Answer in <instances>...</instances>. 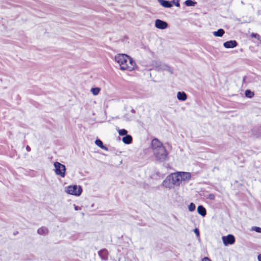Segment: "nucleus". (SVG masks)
Here are the masks:
<instances>
[{
    "label": "nucleus",
    "instance_id": "nucleus-1",
    "mask_svg": "<svg viewBox=\"0 0 261 261\" xmlns=\"http://www.w3.org/2000/svg\"><path fill=\"white\" fill-rule=\"evenodd\" d=\"M151 149L157 161L165 162L168 156V153L163 143L158 139H153L151 143Z\"/></svg>",
    "mask_w": 261,
    "mask_h": 261
},
{
    "label": "nucleus",
    "instance_id": "nucleus-2",
    "mask_svg": "<svg viewBox=\"0 0 261 261\" xmlns=\"http://www.w3.org/2000/svg\"><path fill=\"white\" fill-rule=\"evenodd\" d=\"M115 61L119 64L121 70L129 71L135 69L136 63L133 59L126 54H117L115 57Z\"/></svg>",
    "mask_w": 261,
    "mask_h": 261
},
{
    "label": "nucleus",
    "instance_id": "nucleus-3",
    "mask_svg": "<svg viewBox=\"0 0 261 261\" xmlns=\"http://www.w3.org/2000/svg\"><path fill=\"white\" fill-rule=\"evenodd\" d=\"M82 188L80 186L75 185L68 186L65 190L66 193L76 196H80L82 194Z\"/></svg>",
    "mask_w": 261,
    "mask_h": 261
},
{
    "label": "nucleus",
    "instance_id": "nucleus-4",
    "mask_svg": "<svg viewBox=\"0 0 261 261\" xmlns=\"http://www.w3.org/2000/svg\"><path fill=\"white\" fill-rule=\"evenodd\" d=\"M54 166L55 168V172L57 175L62 178L65 176L66 167L65 165L58 162H55L54 164Z\"/></svg>",
    "mask_w": 261,
    "mask_h": 261
},
{
    "label": "nucleus",
    "instance_id": "nucleus-5",
    "mask_svg": "<svg viewBox=\"0 0 261 261\" xmlns=\"http://www.w3.org/2000/svg\"><path fill=\"white\" fill-rule=\"evenodd\" d=\"M169 176L171 178L174 186H179L181 184V181L179 172L172 173L169 175Z\"/></svg>",
    "mask_w": 261,
    "mask_h": 261
},
{
    "label": "nucleus",
    "instance_id": "nucleus-6",
    "mask_svg": "<svg viewBox=\"0 0 261 261\" xmlns=\"http://www.w3.org/2000/svg\"><path fill=\"white\" fill-rule=\"evenodd\" d=\"M156 67L158 71H166L170 74L173 73L172 70L168 65L162 63H156Z\"/></svg>",
    "mask_w": 261,
    "mask_h": 261
},
{
    "label": "nucleus",
    "instance_id": "nucleus-7",
    "mask_svg": "<svg viewBox=\"0 0 261 261\" xmlns=\"http://www.w3.org/2000/svg\"><path fill=\"white\" fill-rule=\"evenodd\" d=\"M222 241L224 245L232 244L234 243L235 238L232 234H228L227 236L222 237Z\"/></svg>",
    "mask_w": 261,
    "mask_h": 261
},
{
    "label": "nucleus",
    "instance_id": "nucleus-8",
    "mask_svg": "<svg viewBox=\"0 0 261 261\" xmlns=\"http://www.w3.org/2000/svg\"><path fill=\"white\" fill-rule=\"evenodd\" d=\"M155 27L159 29L164 30L167 28L168 23L162 20L156 19L155 21Z\"/></svg>",
    "mask_w": 261,
    "mask_h": 261
},
{
    "label": "nucleus",
    "instance_id": "nucleus-9",
    "mask_svg": "<svg viewBox=\"0 0 261 261\" xmlns=\"http://www.w3.org/2000/svg\"><path fill=\"white\" fill-rule=\"evenodd\" d=\"M181 182H188L191 178V174L188 172L179 171Z\"/></svg>",
    "mask_w": 261,
    "mask_h": 261
},
{
    "label": "nucleus",
    "instance_id": "nucleus-10",
    "mask_svg": "<svg viewBox=\"0 0 261 261\" xmlns=\"http://www.w3.org/2000/svg\"><path fill=\"white\" fill-rule=\"evenodd\" d=\"M163 186L166 188H168L169 189H172L174 188V185L173 184V182L170 177L169 175L168 176L166 179L163 181L162 183Z\"/></svg>",
    "mask_w": 261,
    "mask_h": 261
},
{
    "label": "nucleus",
    "instance_id": "nucleus-11",
    "mask_svg": "<svg viewBox=\"0 0 261 261\" xmlns=\"http://www.w3.org/2000/svg\"><path fill=\"white\" fill-rule=\"evenodd\" d=\"M237 45L238 43L236 40L227 41L223 43V46L226 48H233Z\"/></svg>",
    "mask_w": 261,
    "mask_h": 261
},
{
    "label": "nucleus",
    "instance_id": "nucleus-12",
    "mask_svg": "<svg viewBox=\"0 0 261 261\" xmlns=\"http://www.w3.org/2000/svg\"><path fill=\"white\" fill-rule=\"evenodd\" d=\"M37 233L39 235L45 236L48 233V229L44 226H42L38 229Z\"/></svg>",
    "mask_w": 261,
    "mask_h": 261
},
{
    "label": "nucleus",
    "instance_id": "nucleus-13",
    "mask_svg": "<svg viewBox=\"0 0 261 261\" xmlns=\"http://www.w3.org/2000/svg\"><path fill=\"white\" fill-rule=\"evenodd\" d=\"M177 98L179 100L185 101L187 99V95L184 92H178L177 93Z\"/></svg>",
    "mask_w": 261,
    "mask_h": 261
},
{
    "label": "nucleus",
    "instance_id": "nucleus-14",
    "mask_svg": "<svg viewBox=\"0 0 261 261\" xmlns=\"http://www.w3.org/2000/svg\"><path fill=\"white\" fill-rule=\"evenodd\" d=\"M197 212L202 217H204L206 214V210L202 205H199L198 206Z\"/></svg>",
    "mask_w": 261,
    "mask_h": 261
},
{
    "label": "nucleus",
    "instance_id": "nucleus-15",
    "mask_svg": "<svg viewBox=\"0 0 261 261\" xmlns=\"http://www.w3.org/2000/svg\"><path fill=\"white\" fill-rule=\"evenodd\" d=\"M159 3L165 8H171L172 5L170 2L166 0H158Z\"/></svg>",
    "mask_w": 261,
    "mask_h": 261
},
{
    "label": "nucleus",
    "instance_id": "nucleus-16",
    "mask_svg": "<svg viewBox=\"0 0 261 261\" xmlns=\"http://www.w3.org/2000/svg\"><path fill=\"white\" fill-rule=\"evenodd\" d=\"M122 141L126 144H129L132 142V137L131 136L127 135L122 138Z\"/></svg>",
    "mask_w": 261,
    "mask_h": 261
},
{
    "label": "nucleus",
    "instance_id": "nucleus-17",
    "mask_svg": "<svg viewBox=\"0 0 261 261\" xmlns=\"http://www.w3.org/2000/svg\"><path fill=\"white\" fill-rule=\"evenodd\" d=\"M95 144L98 146V147H99L100 148L106 150V151H108V147H106L105 146H104L103 145V143L99 139H97L95 140Z\"/></svg>",
    "mask_w": 261,
    "mask_h": 261
},
{
    "label": "nucleus",
    "instance_id": "nucleus-18",
    "mask_svg": "<svg viewBox=\"0 0 261 261\" xmlns=\"http://www.w3.org/2000/svg\"><path fill=\"white\" fill-rule=\"evenodd\" d=\"M225 33L224 31L222 29H219L217 31L213 32V35L216 37H222Z\"/></svg>",
    "mask_w": 261,
    "mask_h": 261
},
{
    "label": "nucleus",
    "instance_id": "nucleus-19",
    "mask_svg": "<svg viewBox=\"0 0 261 261\" xmlns=\"http://www.w3.org/2000/svg\"><path fill=\"white\" fill-rule=\"evenodd\" d=\"M185 4L187 6H194L196 5V2L192 0H186L185 2Z\"/></svg>",
    "mask_w": 261,
    "mask_h": 261
},
{
    "label": "nucleus",
    "instance_id": "nucleus-20",
    "mask_svg": "<svg viewBox=\"0 0 261 261\" xmlns=\"http://www.w3.org/2000/svg\"><path fill=\"white\" fill-rule=\"evenodd\" d=\"M100 91V89L98 87L92 88L91 89V92L92 93V94L94 95H98V94L99 93Z\"/></svg>",
    "mask_w": 261,
    "mask_h": 261
},
{
    "label": "nucleus",
    "instance_id": "nucleus-21",
    "mask_svg": "<svg viewBox=\"0 0 261 261\" xmlns=\"http://www.w3.org/2000/svg\"><path fill=\"white\" fill-rule=\"evenodd\" d=\"M245 96L248 98H252L254 95L253 92H251L249 90H246L245 92Z\"/></svg>",
    "mask_w": 261,
    "mask_h": 261
},
{
    "label": "nucleus",
    "instance_id": "nucleus-22",
    "mask_svg": "<svg viewBox=\"0 0 261 261\" xmlns=\"http://www.w3.org/2000/svg\"><path fill=\"white\" fill-rule=\"evenodd\" d=\"M195 205L191 202L188 206V210L190 212H193L195 210Z\"/></svg>",
    "mask_w": 261,
    "mask_h": 261
},
{
    "label": "nucleus",
    "instance_id": "nucleus-23",
    "mask_svg": "<svg viewBox=\"0 0 261 261\" xmlns=\"http://www.w3.org/2000/svg\"><path fill=\"white\" fill-rule=\"evenodd\" d=\"M118 133H119V134L121 136H123V135H127V130L125 129H119L118 130Z\"/></svg>",
    "mask_w": 261,
    "mask_h": 261
},
{
    "label": "nucleus",
    "instance_id": "nucleus-24",
    "mask_svg": "<svg viewBox=\"0 0 261 261\" xmlns=\"http://www.w3.org/2000/svg\"><path fill=\"white\" fill-rule=\"evenodd\" d=\"M252 230H254L257 232L261 233V228L259 227L254 226L252 227L251 228Z\"/></svg>",
    "mask_w": 261,
    "mask_h": 261
},
{
    "label": "nucleus",
    "instance_id": "nucleus-25",
    "mask_svg": "<svg viewBox=\"0 0 261 261\" xmlns=\"http://www.w3.org/2000/svg\"><path fill=\"white\" fill-rule=\"evenodd\" d=\"M207 198L211 200H214L215 198V195L212 193L209 194L207 195Z\"/></svg>",
    "mask_w": 261,
    "mask_h": 261
},
{
    "label": "nucleus",
    "instance_id": "nucleus-26",
    "mask_svg": "<svg viewBox=\"0 0 261 261\" xmlns=\"http://www.w3.org/2000/svg\"><path fill=\"white\" fill-rule=\"evenodd\" d=\"M194 232L195 233L197 236H199V232L198 228H195L194 230Z\"/></svg>",
    "mask_w": 261,
    "mask_h": 261
},
{
    "label": "nucleus",
    "instance_id": "nucleus-27",
    "mask_svg": "<svg viewBox=\"0 0 261 261\" xmlns=\"http://www.w3.org/2000/svg\"><path fill=\"white\" fill-rule=\"evenodd\" d=\"M173 3L175 5V6H176V7H178L180 6V4H179L178 0H177L176 2L173 1Z\"/></svg>",
    "mask_w": 261,
    "mask_h": 261
},
{
    "label": "nucleus",
    "instance_id": "nucleus-28",
    "mask_svg": "<svg viewBox=\"0 0 261 261\" xmlns=\"http://www.w3.org/2000/svg\"><path fill=\"white\" fill-rule=\"evenodd\" d=\"M74 208L75 211L81 210V207L75 205H74Z\"/></svg>",
    "mask_w": 261,
    "mask_h": 261
},
{
    "label": "nucleus",
    "instance_id": "nucleus-29",
    "mask_svg": "<svg viewBox=\"0 0 261 261\" xmlns=\"http://www.w3.org/2000/svg\"><path fill=\"white\" fill-rule=\"evenodd\" d=\"M201 261H211L208 257H204Z\"/></svg>",
    "mask_w": 261,
    "mask_h": 261
},
{
    "label": "nucleus",
    "instance_id": "nucleus-30",
    "mask_svg": "<svg viewBox=\"0 0 261 261\" xmlns=\"http://www.w3.org/2000/svg\"><path fill=\"white\" fill-rule=\"evenodd\" d=\"M257 259L258 261H261V254H260L258 255Z\"/></svg>",
    "mask_w": 261,
    "mask_h": 261
},
{
    "label": "nucleus",
    "instance_id": "nucleus-31",
    "mask_svg": "<svg viewBox=\"0 0 261 261\" xmlns=\"http://www.w3.org/2000/svg\"><path fill=\"white\" fill-rule=\"evenodd\" d=\"M26 149L27 150V151H30L31 150V148L29 146H27L26 147Z\"/></svg>",
    "mask_w": 261,
    "mask_h": 261
},
{
    "label": "nucleus",
    "instance_id": "nucleus-32",
    "mask_svg": "<svg viewBox=\"0 0 261 261\" xmlns=\"http://www.w3.org/2000/svg\"><path fill=\"white\" fill-rule=\"evenodd\" d=\"M252 36H254V37H255V35H253V34H252Z\"/></svg>",
    "mask_w": 261,
    "mask_h": 261
}]
</instances>
